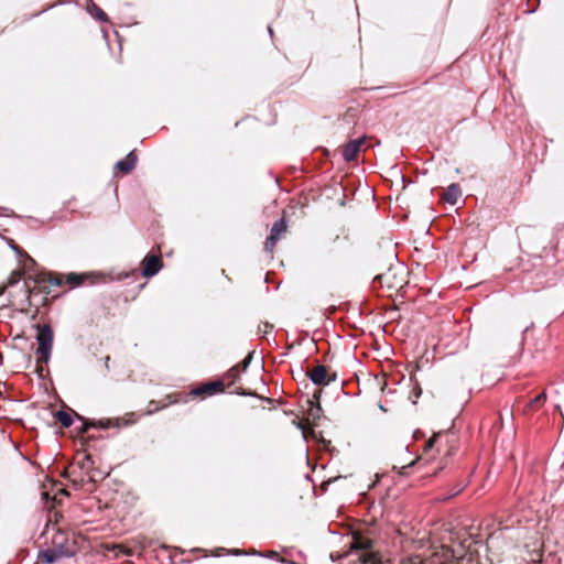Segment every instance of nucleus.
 <instances>
[{"label":"nucleus","mask_w":564,"mask_h":564,"mask_svg":"<svg viewBox=\"0 0 564 564\" xmlns=\"http://www.w3.org/2000/svg\"><path fill=\"white\" fill-rule=\"evenodd\" d=\"M252 359V352H250L241 362L235 366V368L239 369V372L245 371Z\"/></svg>","instance_id":"b1692460"},{"label":"nucleus","mask_w":564,"mask_h":564,"mask_svg":"<svg viewBox=\"0 0 564 564\" xmlns=\"http://www.w3.org/2000/svg\"><path fill=\"white\" fill-rule=\"evenodd\" d=\"M58 538H64L63 534H59L57 535L53 543L55 545L54 549H47L45 551H42L39 555V557L46 562V563H54L56 562L58 558H62V557H69L72 555H74L75 551L73 547H70L68 544H64L63 542H57V539Z\"/></svg>","instance_id":"0eeeda50"},{"label":"nucleus","mask_w":564,"mask_h":564,"mask_svg":"<svg viewBox=\"0 0 564 564\" xmlns=\"http://www.w3.org/2000/svg\"><path fill=\"white\" fill-rule=\"evenodd\" d=\"M97 18L100 20V21H107V14L102 11V10H98V14H97Z\"/></svg>","instance_id":"bb28decb"},{"label":"nucleus","mask_w":564,"mask_h":564,"mask_svg":"<svg viewBox=\"0 0 564 564\" xmlns=\"http://www.w3.org/2000/svg\"><path fill=\"white\" fill-rule=\"evenodd\" d=\"M546 401V393L542 392L539 395H536L534 399H532L524 409L525 413H531L536 411L544 402Z\"/></svg>","instance_id":"f3484780"},{"label":"nucleus","mask_w":564,"mask_h":564,"mask_svg":"<svg viewBox=\"0 0 564 564\" xmlns=\"http://www.w3.org/2000/svg\"><path fill=\"white\" fill-rule=\"evenodd\" d=\"M318 399H319V394L315 393L314 400H307V403L310 405L308 411H307V415H308L307 421L311 420V424H313V425L317 424V421L321 419L322 413H323V409H322L321 404L318 403Z\"/></svg>","instance_id":"4468645a"},{"label":"nucleus","mask_w":564,"mask_h":564,"mask_svg":"<svg viewBox=\"0 0 564 564\" xmlns=\"http://www.w3.org/2000/svg\"><path fill=\"white\" fill-rule=\"evenodd\" d=\"M239 369L238 368H235L232 367L225 376L224 378L221 379L225 383V387L227 386L228 388L232 387L237 379L239 378Z\"/></svg>","instance_id":"a211bd4d"},{"label":"nucleus","mask_w":564,"mask_h":564,"mask_svg":"<svg viewBox=\"0 0 564 564\" xmlns=\"http://www.w3.org/2000/svg\"><path fill=\"white\" fill-rule=\"evenodd\" d=\"M86 281H90V283H95L93 280V275L88 273H75L70 272L67 274H61L56 272H46L41 273L33 281V286L29 282H24L23 288L26 295V301L29 305H32V297L37 293H51L52 286H63L64 284H68L72 289L83 285Z\"/></svg>","instance_id":"f257e3e1"},{"label":"nucleus","mask_w":564,"mask_h":564,"mask_svg":"<svg viewBox=\"0 0 564 564\" xmlns=\"http://www.w3.org/2000/svg\"><path fill=\"white\" fill-rule=\"evenodd\" d=\"M21 279H22V272L21 271H13L10 274L7 284L3 285L2 288H0V294H2L7 288L12 286V285L19 283Z\"/></svg>","instance_id":"aec40b11"},{"label":"nucleus","mask_w":564,"mask_h":564,"mask_svg":"<svg viewBox=\"0 0 564 564\" xmlns=\"http://www.w3.org/2000/svg\"><path fill=\"white\" fill-rule=\"evenodd\" d=\"M462 196V189L458 184L449 185L446 191L442 194V199L451 205H455L458 198Z\"/></svg>","instance_id":"dca6fc26"},{"label":"nucleus","mask_w":564,"mask_h":564,"mask_svg":"<svg viewBox=\"0 0 564 564\" xmlns=\"http://www.w3.org/2000/svg\"><path fill=\"white\" fill-rule=\"evenodd\" d=\"M462 490V488H459L458 490H456V492H454L452 496H455L457 494H459V491Z\"/></svg>","instance_id":"2f4dec72"},{"label":"nucleus","mask_w":564,"mask_h":564,"mask_svg":"<svg viewBox=\"0 0 564 564\" xmlns=\"http://www.w3.org/2000/svg\"><path fill=\"white\" fill-rule=\"evenodd\" d=\"M330 480H327L326 482H323V486L329 485Z\"/></svg>","instance_id":"f704fd0d"},{"label":"nucleus","mask_w":564,"mask_h":564,"mask_svg":"<svg viewBox=\"0 0 564 564\" xmlns=\"http://www.w3.org/2000/svg\"><path fill=\"white\" fill-rule=\"evenodd\" d=\"M273 328V325L265 323L264 324V333H269Z\"/></svg>","instance_id":"c85d7f7f"},{"label":"nucleus","mask_w":564,"mask_h":564,"mask_svg":"<svg viewBox=\"0 0 564 564\" xmlns=\"http://www.w3.org/2000/svg\"><path fill=\"white\" fill-rule=\"evenodd\" d=\"M234 392L238 393V394H246V392L243 391H239L238 389H235Z\"/></svg>","instance_id":"7c9ffc66"},{"label":"nucleus","mask_w":564,"mask_h":564,"mask_svg":"<svg viewBox=\"0 0 564 564\" xmlns=\"http://www.w3.org/2000/svg\"><path fill=\"white\" fill-rule=\"evenodd\" d=\"M37 334V349L35 351L36 355V373L42 377L44 371V366L47 365L51 358L54 334L53 329L48 324H37L36 325Z\"/></svg>","instance_id":"39448f33"},{"label":"nucleus","mask_w":564,"mask_h":564,"mask_svg":"<svg viewBox=\"0 0 564 564\" xmlns=\"http://www.w3.org/2000/svg\"><path fill=\"white\" fill-rule=\"evenodd\" d=\"M288 225L285 221V218L282 217L279 220H276L270 231V235L267 237L264 241V250L269 253H272L278 241L281 239V237L286 232Z\"/></svg>","instance_id":"9d476101"},{"label":"nucleus","mask_w":564,"mask_h":564,"mask_svg":"<svg viewBox=\"0 0 564 564\" xmlns=\"http://www.w3.org/2000/svg\"><path fill=\"white\" fill-rule=\"evenodd\" d=\"M362 140H352L348 142L343 149V156L345 161H354L360 151Z\"/></svg>","instance_id":"2eb2a0df"},{"label":"nucleus","mask_w":564,"mask_h":564,"mask_svg":"<svg viewBox=\"0 0 564 564\" xmlns=\"http://www.w3.org/2000/svg\"><path fill=\"white\" fill-rule=\"evenodd\" d=\"M138 155L131 151L123 160H120L115 165L116 173L129 174L137 165Z\"/></svg>","instance_id":"ddd939ff"},{"label":"nucleus","mask_w":564,"mask_h":564,"mask_svg":"<svg viewBox=\"0 0 564 564\" xmlns=\"http://www.w3.org/2000/svg\"><path fill=\"white\" fill-rule=\"evenodd\" d=\"M76 417L83 422L82 426L77 429V436L80 438L83 444H87L94 438V435H87L90 427L110 429V427H122L128 426L137 422L135 414L133 412L127 413L122 417L106 419L99 421H90L76 413Z\"/></svg>","instance_id":"20e7f679"},{"label":"nucleus","mask_w":564,"mask_h":564,"mask_svg":"<svg viewBox=\"0 0 564 564\" xmlns=\"http://www.w3.org/2000/svg\"><path fill=\"white\" fill-rule=\"evenodd\" d=\"M330 480H327L326 482H323V486L329 485Z\"/></svg>","instance_id":"473e14b6"},{"label":"nucleus","mask_w":564,"mask_h":564,"mask_svg":"<svg viewBox=\"0 0 564 564\" xmlns=\"http://www.w3.org/2000/svg\"><path fill=\"white\" fill-rule=\"evenodd\" d=\"M334 243H344V245H348V240H347V238H343V239H340L339 237H336V239L334 240Z\"/></svg>","instance_id":"cd10ccee"},{"label":"nucleus","mask_w":564,"mask_h":564,"mask_svg":"<svg viewBox=\"0 0 564 564\" xmlns=\"http://www.w3.org/2000/svg\"><path fill=\"white\" fill-rule=\"evenodd\" d=\"M422 393V388L421 386L419 384V382H415L413 388H412V391H411V394L414 397V398H419Z\"/></svg>","instance_id":"393cba45"},{"label":"nucleus","mask_w":564,"mask_h":564,"mask_svg":"<svg viewBox=\"0 0 564 564\" xmlns=\"http://www.w3.org/2000/svg\"><path fill=\"white\" fill-rule=\"evenodd\" d=\"M189 400L188 392H172L165 395L163 401H151L149 404L148 413L164 409L170 404L186 403Z\"/></svg>","instance_id":"9b49d317"},{"label":"nucleus","mask_w":564,"mask_h":564,"mask_svg":"<svg viewBox=\"0 0 564 564\" xmlns=\"http://www.w3.org/2000/svg\"><path fill=\"white\" fill-rule=\"evenodd\" d=\"M225 391V383L223 380L209 381L202 383L188 391L189 399L204 400L207 397H212L217 393Z\"/></svg>","instance_id":"6e6552de"},{"label":"nucleus","mask_w":564,"mask_h":564,"mask_svg":"<svg viewBox=\"0 0 564 564\" xmlns=\"http://www.w3.org/2000/svg\"><path fill=\"white\" fill-rule=\"evenodd\" d=\"M267 555L271 558H278L279 561L284 562V558H282L275 551H269Z\"/></svg>","instance_id":"a878e982"},{"label":"nucleus","mask_w":564,"mask_h":564,"mask_svg":"<svg viewBox=\"0 0 564 564\" xmlns=\"http://www.w3.org/2000/svg\"><path fill=\"white\" fill-rule=\"evenodd\" d=\"M405 274L406 271L403 265L390 264L384 273L376 275L373 283H378L381 289H386L391 295L392 292H398L406 284Z\"/></svg>","instance_id":"423d86ee"},{"label":"nucleus","mask_w":564,"mask_h":564,"mask_svg":"<svg viewBox=\"0 0 564 564\" xmlns=\"http://www.w3.org/2000/svg\"><path fill=\"white\" fill-rule=\"evenodd\" d=\"M107 475V473H99L94 469V460L89 454H83L82 457L77 456L63 473L64 477L69 478L75 489H80L88 484V491L95 490L97 477L104 479Z\"/></svg>","instance_id":"f03ea898"},{"label":"nucleus","mask_w":564,"mask_h":564,"mask_svg":"<svg viewBox=\"0 0 564 564\" xmlns=\"http://www.w3.org/2000/svg\"><path fill=\"white\" fill-rule=\"evenodd\" d=\"M54 416L63 427H69L73 424L72 415L65 411H57Z\"/></svg>","instance_id":"6ab92c4d"},{"label":"nucleus","mask_w":564,"mask_h":564,"mask_svg":"<svg viewBox=\"0 0 564 564\" xmlns=\"http://www.w3.org/2000/svg\"><path fill=\"white\" fill-rule=\"evenodd\" d=\"M330 480H327L326 482H323V486L329 485Z\"/></svg>","instance_id":"72a5a7b5"},{"label":"nucleus","mask_w":564,"mask_h":564,"mask_svg":"<svg viewBox=\"0 0 564 564\" xmlns=\"http://www.w3.org/2000/svg\"><path fill=\"white\" fill-rule=\"evenodd\" d=\"M346 560V564H382L378 553L373 551V541L360 532L352 533Z\"/></svg>","instance_id":"7ed1b4c3"},{"label":"nucleus","mask_w":564,"mask_h":564,"mask_svg":"<svg viewBox=\"0 0 564 564\" xmlns=\"http://www.w3.org/2000/svg\"><path fill=\"white\" fill-rule=\"evenodd\" d=\"M452 556L457 557V564H474L473 554H455V551H452Z\"/></svg>","instance_id":"412c9836"},{"label":"nucleus","mask_w":564,"mask_h":564,"mask_svg":"<svg viewBox=\"0 0 564 564\" xmlns=\"http://www.w3.org/2000/svg\"><path fill=\"white\" fill-rule=\"evenodd\" d=\"M306 375L316 386H327L337 378V373L330 367L324 365H317L308 370Z\"/></svg>","instance_id":"1a4fd4ad"},{"label":"nucleus","mask_w":564,"mask_h":564,"mask_svg":"<svg viewBox=\"0 0 564 564\" xmlns=\"http://www.w3.org/2000/svg\"><path fill=\"white\" fill-rule=\"evenodd\" d=\"M413 464H414V462H412V463H411V464H409L408 466H403V467L401 468V471H400V473H401L402 475H405V474H406V473H405V470H406L408 468H410Z\"/></svg>","instance_id":"c756f323"},{"label":"nucleus","mask_w":564,"mask_h":564,"mask_svg":"<svg viewBox=\"0 0 564 564\" xmlns=\"http://www.w3.org/2000/svg\"><path fill=\"white\" fill-rule=\"evenodd\" d=\"M406 564H431V562L430 560L417 554L410 556Z\"/></svg>","instance_id":"5701e85b"},{"label":"nucleus","mask_w":564,"mask_h":564,"mask_svg":"<svg viewBox=\"0 0 564 564\" xmlns=\"http://www.w3.org/2000/svg\"><path fill=\"white\" fill-rule=\"evenodd\" d=\"M163 267V261L160 252L158 254L148 253L141 261V273L144 278L155 275Z\"/></svg>","instance_id":"f8f14e48"},{"label":"nucleus","mask_w":564,"mask_h":564,"mask_svg":"<svg viewBox=\"0 0 564 564\" xmlns=\"http://www.w3.org/2000/svg\"><path fill=\"white\" fill-rule=\"evenodd\" d=\"M442 435H443V433H442V432L434 433V434L429 438V441L425 443V445H424V453H429V451H431V449L435 446V444H436L437 440H438Z\"/></svg>","instance_id":"4be33fe9"}]
</instances>
